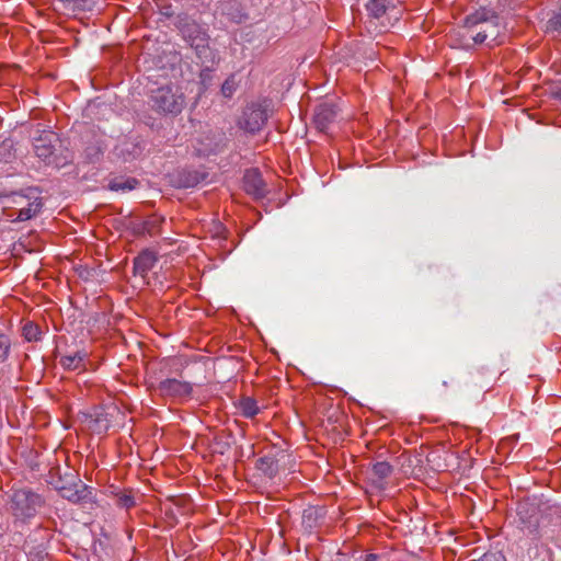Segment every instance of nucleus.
Masks as SVG:
<instances>
[{
    "mask_svg": "<svg viewBox=\"0 0 561 561\" xmlns=\"http://www.w3.org/2000/svg\"><path fill=\"white\" fill-rule=\"evenodd\" d=\"M151 107L162 114L178 115L185 104L182 92L173 91L171 87H161L154 90L150 96Z\"/></svg>",
    "mask_w": 561,
    "mask_h": 561,
    "instance_id": "obj_6",
    "label": "nucleus"
},
{
    "mask_svg": "<svg viewBox=\"0 0 561 561\" xmlns=\"http://www.w3.org/2000/svg\"><path fill=\"white\" fill-rule=\"evenodd\" d=\"M243 190L254 199L264 198L267 193V185L257 169H248L243 175Z\"/></svg>",
    "mask_w": 561,
    "mask_h": 561,
    "instance_id": "obj_10",
    "label": "nucleus"
},
{
    "mask_svg": "<svg viewBox=\"0 0 561 561\" xmlns=\"http://www.w3.org/2000/svg\"><path fill=\"white\" fill-rule=\"evenodd\" d=\"M22 334L27 342H36L41 340L42 331L37 324L28 321L23 325Z\"/></svg>",
    "mask_w": 561,
    "mask_h": 561,
    "instance_id": "obj_27",
    "label": "nucleus"
},
{
    "mask_svg": "<svg viewBox=\"0 0 561 561\" xmlns=\"http://www.w3.org/2000/svg\"><path fill=\"white\" fill-rule=\"evenodd\" d=\"M61 497L75 504H89L95 501L94 491L84 482L75 484V486H57Z\"/></svg>",
    "mask_w": 561,
    "mask_h": 561,
    "instance_id": "obj_9",
    "label": "nucleus"
},
{
    "mask_svg": "<svg viewBox=\"0 0 561 561\" xmlns=\"http://www.w3.org/2000/svg\"><path fill=\"white\" fill-rule=\"evenodd\" d=\"M238 83L236 81V76H229L221 85V93L225 98H231L236 92Z\"/></svg>",
    "mask_w": 561,
    "mask_h": 561,
    "instance_id": "obj_30",
    "label": "nucleus"
},
{
    "mask_svg": "<svg viewBox=\"0 0 561 561\" xmlns=\"http://www.w3.org/2000/svg\"><path fill=\"white\" fill-rule=\"evenodd\" d=\"M478 561H506L505 556L499 551H488Z\"/></svg>",
    "mask_w": 561,
    "mask_h": 561,
    "instance_id": "obj_35",
    "label": "nucleus"
},
{
    "mask_svg": "<svg viewBox=\"0 0 561 561\" xmlns=\"http://www.w3.org/2000/svg\"><path fill=\"white\" fill-rule=\"evenodd\" d=\"M391 7L392 0H367L365 3L368 15L374 19L383 16Z\"/></svg>",
    "mask_w": 561,
    "mask_h": 561,
    "instance_id": "obj_18",
    "label": "nucleus"
},
{
    "mask_svg": "<svg viewBox=\"0 0 561 561\" xmlns=\"http://www.w3.org/2000/svg\"><path fill=\"white\" fill-rule=\"evenodd\" d=\"M549 18L545 24L546 33H561V8H557L552 10L549 14Z\"/></svg>",
    "mask_w": 561,
    "mask_h": 561,
    "instance_id": "obj_24",
    "label": "nucleus"
},
{
    "mask_svg": "<svg viewBox=\"0 0 561 561\" xmlns=\"http://www.w3.org/2000/svg\"><path fill=\"white\" fill-rule=\"evenodd\" d=\"M87 152L89 158L93 160L94 158L99 157V154L101 153V149L98 146L92 145L87 148Z\"/></svg>",
    "mask_w": 561,
    "mask_h": 561,
    "instance_id": "obj_39",
    "label": "nucleus"
},
{
    "mask_svg": "<svg viewBox=\"0 0 561 561\" xmlns=\"http://www.w3.org/2000/svg\"><path fill=\"white\" fill-rule=\"evenodd\" d=\"M83 483V481L71 470H68L64 474H60L56 482H51V484L57 490V486H75V484Z\"/></svg>",
    "mask_w": 561,
    "mask_h": 561,
    "instance_id": "obj_26",
    "label": "nucleus"
},
{
    "mask_svg": "<svg viewBox=\"0 0 561 561\" xmlns=\"http://www.w3.org/2000/svg\"><path fill=\"white\" fill-rule=\"evenodd\" d=\"M322 517V510L317 507H309L304 511L302 520L309 528H312L319 518Z\"/></svg>",
    "mask_w": 561,
    "mask_h": 561,
    "instance_id": "obj_29",
    "label": "nucleus"
},
{
    "mask_svg": "<svg viewBox=\"0 0 561 561\" xmlns=\"http://www.w3.org/2000/svg\"><path fill=\"white\" fill-rule=\"evenodd\" d=\"M35 154L47 164L59 165V160L55 154V149L51 142H41L34 146Z\"/></svg>",
    "mask_w": 561,
    "mask_h": 561,
    "instance_id": "obj_19",
    "label": "nucleus"
},
{
    "mask_svg": "<svg viewBox=\"0 0 561 561\" xmlns=\"http://www.w3.org/2000/svg\"><path fill=\"white\" fill-rule=\"evenodd\" d=\"M31 140H60L59 136L54 131L46 129L43 124H36L32 127Z\"/></svg>",
    "mask_w": 561,
    "mask_h": 561,
    "instance_id": "obj_23",
    "label": "nucleus"
},
{
    "mask_svg": "<svg viewBox=\"0 0 561 561\" xmlns=\"http://www.w3.org/2000/svg\"><path fill=\"white\" fill-rule=\"evenodd\" d=\"M112 413L103 408H96L93 413L87 415L89 428L96 434H105L112 425Z\"/></svg>",
    "mask_w": 561,
    "mask_h": 561,
    "instance_id": "obj_11",
    "label": "nucleus"
},
{
    "mask_svg": "<svg viewBox=\"0 0 561 561\" xmlns=\"http://www.w3.org/2000/svg\"><path fill=\"white\" fill-rule=\"evenodd\" d=\"M219 145V142H196L193 152L197 158H209L220 151Z\"/></svg>",
    "mask_w": 561,
    "mask_h": 561,
    "instance_id": "obj_22",
    "label": "nucleus"
},
{
    "mask_svg": "<svg viewBox=\"0 0 561 561\" xmlns=\"http://www.w3.org/2000/svg\"><path fill=\"white\" fill-rule=\"evenodd\" d=\"M550 93L553 99L561 101V80L552 85Z\"/></svg>",
    "mask_w": 561,
    "mask_h": 561,
    "instance_id": "obj_38",
    "label": "nucleus"
},
{
    "mask_svg": "<svg viewBox=\"0 0 561 561\" xmlns=\"http://www.w3.org/2000/svg\"><path fill=\"white\" fill-rule=\"evenodd\" d=\"M339 107L333 101H323L314 106L313 124L314 127L324 134L329 133L332 124L335 123L339 115Z\"/></svg>",
    "mask_w": 561,
    "mask_h": 561,
    "instance_id": "obj_7",
    "label": "nucleus"
},
{
    "mask_svg": "<svg viewBox=\"0 0 561 561\" xmlns=\"http://www.w3.org/2000/svg\"><path fill=\"white\" fill-rule=\"evenodd\" d=\"M137 184H138V181L136 179H127V180L114 179L113 181L110 182L108 186L112 191L127 192V191L134 190Z\"/></svg>",
    "mask_w": 561,
    "mask_h": 561,
    "instance_id": "obj_28",
    "label": "nucleus"
},
{
    "mask_svg": "<svg viewBox=\"0 0 561 561\" xmlns=\"http://www.w3.org/2000/svg\"><path fill=\"white\" fill-rule=\"evenodd\" d=\"M211 71H213L211 66L205 65L202 68L201 73H199L202 81L209 80L211 78Z\"/></svg>",
    "mask_w": 561,
    "mask_h": 561,
    "instance_id": "obj_37",
    "label": "nucleus"
},
{
    "mask_svg": "<svg viewBox=\"0 0 561 561\" xmlns=\"http://www.w3.org/2000/svg\"><path fill=\"white\" fill-rule=\"evenodd\" d=\"M44 504V499L28 488L13 489L9 494L8 508L21 520L33 518Z\"/></svg>",
    "mask_w": 561,
    "mask_h": 561,
    "instance_id": "obj_5",
    "label": "nucleus"
},
{
    "mask_svg": "<svg viewBox=\"0 0 561 561\" xmlns=\"http://www.w3.org/2000/svg\"><path fill=\"white\" fill-rule=\"evenodd\" d=\"M377 560V556L376 554H368L365 559V561H376Z\"/></svg>",
    "mask_w": 561,
    "mask_h": 561,
    "instance_id": "obj_40",
    "label": "nucleus"
},
{
    "mask_svg": "<svg viewBox=\"0 0 561 561\" xmlns=\"http://www.w3.org/2000/svg\"><path fill=\"white\" fill-rule=\"evenodd\" d=\"M116 505L123 508H130L135 505V500L130 494L121 493L116 495Z\"/></svg>",
    "mask_w": 561,
    "mask_h": 561,
    "instance_id": "obj_34",
    "label": "nucleus"
},
{
    "mask_svg": "<svg viewBox=\"0 0 561 561\" xmlns=\"http://www.w3.org/2000/svg\"><path fill=\"white\" fill-rule=\"evenodd\" d=\"M61 3L65 10L71 12H85L92 11L96 5L98 0H57Z\"/></svg>",
    "mask_w": 561,
    "mask_h": 561,
    "instance_id": "obj_20",
    "label": "nucleus"
},
{
    "mask_svg": "<svg viewBox=\"0 0 561 561\" xmlns=\"http://www.w3.org/2000/svg\"><path fill=\"white\" fill-rule=\"evenodd\" d=\"M559 8H561V0H559Z\"/></svg>",
    "mask_w": 561,
    "mask_h": 561,
    "instance_id": "obj_41",
    "label": "nucleus"
},
{
    "mask_svg": "<svg viewBox=\"0 0 561 561\" xmlns=\"http://www.w3.org/2000/svg\"><path fill=\"white\" fill-rule=\"evenodd\" d=\"M88 352L77 351L72 355H62L59 359L60 366L66 370H84Z\"/></svg>",
    "mask_w": 561,
    "mask_h": 561,
    "instance_id": "obj_16",
    "label": "nucleus"
},
{
    "mask_svg": "<svg viewBox=\"0 0 561 561\" xmlns=\"http://www.w3.org/2000/svg\"><path fill=\"white\" fill-rule=\"evenodd\" d=\"M140 153L141 148L137 142H117L112 150L113 159L121 162H130Z\"/></svg>",
    "mask_w": 561,
    "mask_h": 561,
    "instance_id": "obj_13",
    "label": "nucleus"
},
{
    "mask_svg": "<svg viewBox=\"0 0 561 561\" xmlns=\"http://www.w3.org/2000/svg\"><path fill=\"white\" fill-rule=\"evenodd\" d=\"M272 111L273 102L267 98L251 102L238 118V127L245 136H255L267 122Z\"/></svg>",
    "mask_w": 561,
    "mask_h": 561,
    "instance_id": "obj_4",
    "label": "nucleus"
},
{
    "mask_svg": "<svg viewBox=\"0 0 561 561\" xmlns=\"http://www.w3.org/2000/svg\"><path fill=\"white\" fill-rule=\"evenodd\" d=\"M14 157L13 142H0V161L10 162Z\"/></svg>",
    "mask_w": 561,
    "mask_h": 561,
    "instance_id": "obj_31",
    "label": "nucleus"
},
{
    "mask_svg": "<svg viewBox=\"0 0 561 561\" xmlns=\"http://www.w3.org/2000/svg\"><path fill=\"white\" fill-rule=\"evenodd\" d=\"M160 14L167 19H170V18H175V13H174V10H173V7L172 4L170 3H167V4H163L160 7V10H159Z\"/></svg>",
    "mask_w": 561,
    "mask_h": 561,
    "instance_id": "obj_36",
    "label": "nucleus"
},
{
    "mask_svg": "<svg viewBox=\"0 0 561 561\" xmlns=\"http://www.w3.org/2000/svg\"><path fill=\"white\" fill-rule=\"evenodd\" d=\"M0 206L11 222L26 221L36 216L43 203L35 188L0 191Z\"/></svg>",
    "mask_w": 561,
    "mask_h": 561,
    "instance_id": "obj_2",
    "label": "nucleus"
},
{
    "mask_svg": "<svg viewBox=\"0 0 561 561\" xmlns=\"http://www.w3.org/2000/svg\"><path fill=\"white\" fill-rule=\"evenodd\" d=\"M230 437V434L226 439H224L222 437H216L214 442V450L220 455L226 454L231 447V443L229 440Z\"/></svg>",
    "mask_w": 561,
    "mask_h": 561,
    "instance_id": "obj_33",
    "label": "nucleus"
},
{
    "mask_svg": "<svg viewBox=\"0 0 561 561\" xmlns=\"http://www.w3.org/2000/svg\"><path fill=\"white\" fill-rule=\"evenodd\" d=\"M180 32L183 41L194 49L195 55L202 64L215 62V55L209 47V35L207 30L187 13H179L173 22Z\"/></svg>",
    "mask_w": 561,
    "mask_h": 561,
    "instance_id": "obj_3",
    "label": "nucleus"
},
{
    "mask_svg": "<svg viewBox=\"0 0 561 561\" xmlns=\"http://www.w3.org/2000/svg\"><path fill=\"white\" fill-rule=\"evenodd\" d=\"M393 471L392 466L387 461L375 462L371 467L373 480L375 483L382 482Z\"/></svg>",
    "mask_w": 561,
    "mask_h": 561,
    "instance_id": "obj_21",
    "label": "nucleus"
},
{
    "mask_svg": "<svg viewBox=\"0 0 561 561\" xmlns=\"http://www.w3.org/2000/svg\"><path fill=\"white\" fill-rule=\"evenodd\" d=\"M156 390L161 397L186 399L191 397L193 387L190 382L168 378L160 381Z\"/></svg>",
    "mask_w": 561,
    "mask_h": 561,
    "instance_id": "obj_8",
    "label": "nucleus"
},
{
    "mask_svg": "<svg viewBox=\"0 0 561 561\" xmlns=\"http://www.w3.org/2000/svg\"><path fill=\"white\" fill-rule=\"evenodd\" d=\"M239 408L243 416L252 419L254 417L260 408L257 407V402L251 397H244L240 400Z\"/></svg>",
    "mask_w": 561,
    "mask_h": 561,
    "instance_id": "obj_25",
    "label": "nucleus"
},
{
    "mask_svg": "<svg viewBox=\"0 0 561 561\" xmlns=\"http://www.w3.org/2000/svg\"><path fill=\"white\" fill-rule=\"evenodd\" d=\"M500 20L499 13L486 7H480L467 14L463 19V27L459 39L461 47L469 50L477 45L489 47L499 45Z\"/></svg>",
    "mask_w": 561,
    "mask_h": 561,
    "instance_id": "obj_1",
    "label": "nucleus"
},
{
    "mask_svg": "<svg viewBox=\"0 0 561 561\" xmlns=\"http://www.w3.org/2000/svg\"><path fill=\"white\" fill-rule=\"evenodd\" d=\"M157 256L154 252L145 250L140 252L134 260V272L145 276L156 264Z\"/></svg>",
    "mask_w": 561,
    "mask_h": 561,
    "instance_id": "obj_17",
    "label": "nucleus"
},
{
    "mask_svg": "<svg viewBox=\"0 0 561 561\" xmlns=\"http://www.w3.org/2000/svg\"><path fill=\"white\" fill-rule=\"evenodd\" d=\"M517 515L524 528L528 529L529 533H534L538 528V512L534 505L527 503L519 504L517 506Z\"/></svg>",
    "mask_w": 561,
    "mask_h": 561,
    "instance_id": "obj_15",
    "label": "nucleus"
},
{
    "mask_svg": "<svg viewBox=\"0 0 561 561\" xmlns=\"http://www.w3.org/2000/svg\"><path fill=\"white\" fill-rule=\"evenodd\" d=\"M285 458V454L283 451H277L275 455H266L257 459L256 468L264 476L270 479L276 477L278 471L282 468V460Z\"/></svg>",
    "mask_w": 561,
    "mask_h": 561,
    "instance_id": "obj_12",
    "label": "nucleus"
},
{
    "mask_svg": "<svg viewBox=\"0 0 561 561\" xmlns=\"http://www.w3.org/2000/svg\"><path fill=\"white\" fill-rule=\"evenodd\" d=\"M207 174L196 170H180L174 175L176 186L182 188L195 187L206 179Z\"/></svg>",
    "mask_w": 561,
    "mask_h": 561,
    "instance_id": "obj_14",
    "label": "nucleus"
},
{
    "mask_svg": "<svg viewBox=\"0 0 561 561\" xmlns=\"http://www.w3.org/2000/svg\"><path fill=\"white\" fill-rule=\"evenodd\" d=\"M11 350V340L5 334H0V362H5L9 358Z\"/></svg>",
    "mask_w": 561,
    "mask_h": 561,
    "instance_id": "obj_32",
    "label": "nucleus"
}]
</instances>
